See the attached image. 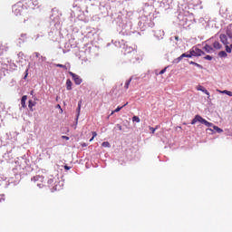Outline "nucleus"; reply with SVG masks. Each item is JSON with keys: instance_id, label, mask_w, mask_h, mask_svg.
I'll use <instances>...</instances> for the list:
<instances>
[{"instance_id": "1", "label": "nucleus", "mask_w": 232, "mask_h": 232, "mask_svg": "<svg viewBox=\"0 0 232 232\" xmlns=\"http://www.w3.org/2000/svg\"><path fill=\"white\" fill-rule=\"evenodd\" d=\"M138 25L140 26V30L144 32L146 28H153L155 26V23H153L151 19L149 20L147 16H142L139 21Z\"/></svg>"}, {"instance_id": "2", "label": "nucleus", "mask_w": 232, "mask_h": 232, "mask_svg": "<svg viewBox=\"0 0 232 232\" xmlns=\"http://www.w3.org/2000/svg\"><path fill=\"white\" fill-rule=\"evenodd\" d=\"M63 16V13L57 7H53L51 10V14L49 15V19L53 21L54 24H59L61 23V17Z\"/></svg>"}, {"instance_id": "3", "label": "nucleus", "mask_w": 232, "mask_h": 232, "mask_svg": "<svg viewBox=\"0 0 232 232\" xmlns=\"http://www.w3.org/2000/svg\"><path fill=\"white\" fill-rule=\"evenodd\" d=\"M188 52H190L191 57H202V55H206V52L202 51L200 48H198L197 45L189 49Z\"/></svg>"}, {"instance_id": "4", "label": "nucleus", "mask_w": 232, "mask_h": 232, "mask_svg": "<svg viewBox=\"0 0 232 232\" xmlns=\"http://www.w3.org/2000/svg\"><path fill=\"white\" fill-rule=\"evenodd\" d=\"M32 182H34L35 184V186H37V188H44V177L37 175L34 176L33 179H31Z\"/></svg>"}, {"instance_id": "5", "label": "nucleus", "mask_w": 232, "mask_h": 232, "mask_svg": "<svg viewBox=\"0 0 232 232\" xmlns=\"http://www.w3.org/2000/svg\"><path fill=\"white\" fill-rule=\"evenodd\" d=\"M191 53L189 51L186 52V53H183L179 57L174 59L172 61V64H179V63H180V61H182V59H191L192 56H191Z\"/></svg>"}, {"instance_id": "6", "label": "nucleus", "mask_w": 232, "mask_h": 232, "mask_svg": "<svg viewBox=\"0 0 232 232\" xmlns=\"http://www.w3.org/2000/svg\"><path fill=\"white\" fill-rule=\"evenodd\" d=\"M69 75L72 77V81H74V84H76V86H79L82 82V78L78 74L69 71Z\"/></svg>"}, {"instance_id": "7", "label": "nucleus", "mask_w": 232, "mask_h": 232, "mask_svg": "<svg viewBox=\"0 0 232 232\" xmlns=\"http://www.w3.org/2000/svg\"><path fill=\"white\" fill-rule=\"evenodd\" d=\"M82 3H84V0H75L72 5L74 10L76 9L77 12H82Z\"/></svg>"}, {"instance_id": "8", "label": "nucleus", "mask_w": 232, "mask_h": 232, "mask_svg": "<svg viewBox=\"0 0 232 232\" xmlns=\"http://www.w3.org/2000/svg\"><path fill=\"white\" fill-rule=\"evenodd\" d=\"M28 34H22L18 39V44L17 46H21L22 44H24V43H26L27 39H28Z\"/></svg>"}, {"instance_id": "9", "label": "nucleus", "mask_w": 232, "mask_h": 232, "mask_svg": "<svg viewBox=\"0 0 232 232\" xmlns=\"http://www.w3.org/2000/svg\"><path fill=\"white\" fill-rule=\"evenodd\" d=\"M197 122H202L206 125L209 124V122H208V121L203 120L202 117H195L192 121L191 124H197Z\"/></svg>"}, {"instance_id": "10", "label": "nucleus", "mask_w": 232, "mask_h": 232, "mask_svg": "<svg viewBox=\"0 0 232 232\" xmlns=\"http://www.w3.org/2000/svg\"><path fill=\"white\" fill-rule=\"evenodd\" d=\"M13 13L14 14V15H21L23 14V7L14 5L13 6Z\"/></svg>"}, {"instance_id": "11", "label": "nucleus", "mask_w": 232, "mask_h": 232, "mask_svg": "<svg viewBox=\"0 0 232 232\" xmlns=\"http://www.w3.org/2000/svg\"><path fill=\"white\" fill-rule=\"evenodd\" d=\"M203 50L207 53H213V52H215V48L208 44H205V46L203 47Z\"/></svg>"}, {"instance_id": "12", "label": "nucleus", "mask_w": 232, "mask_h": 232, "mask_svg": "<svg viewBox=\"0 0 232 232\" xmlns=\"http://www.w3.org/2000/svg\"><path fill=\"white\" fill-rule=\"evenodd\" d=\"M120 34H121V35H131V32L126 30V25H124V24H121Z\"/></svg>"}, {"instance_id": "13", "label": "nucleus", "mask_w": 232, "mask_h": 232, "mask_svg": "<svg viewBox=\"0 0 232 232\" xmlns=\"http://www.w3.org/2000/svg\"><path fill=\"white\" fill-rule=\"evenodd\" d=\"M219 39L222 43V44H225V45H227L229 44V42H227V35L224 34H221L219 35Z\"/></svg>"}, {"instance_id": "14", "label": "nucleus", "mask_w": 232, "mask_h": 232, "mask_svg": "<svg viewBox=\"0 0 232 232\" xmlns=\"http://www.w3.org/2000/svg\"><path fill=\"white\" fill-rule=\"evenodd\" d=\"M196 90H198V92H202L203 93H205L206 95L208 96L209 98V92L207 91L206 87L202 86V85H198Z\"/></svg>"}, {"instance_id": "15", "label": "nucleus", "mask_w": 232, "mask_h": 232, "mask_svg": "<svg viewBox=\"0 0 232 232\" xmlns=\"http://www.w3.org/2000/svg\"><path fill=\"white\" fill-rule=\"evenodd\" d=\"M128 105V103H125L124 105L122 106H118L114 111H111L110 115H108V117H111V115H113V113H119L120 111H121L124 106Z\"/></svg>"}, {"instance_id": "16", "label": "nucleus", "mask_w": 232, "mask_h": 232, "mask_svg": "<svg viewBox=\"0 0 232 232\" xmlns=\"http://www.w3.org/2000/svg\"><path fill=\"white\" fill-rule=\"evenodd\" d=\"M26 101H28L27 95H23L21 98V106L22 108H26Z\"/></svg>"}, {"instance_id": "17", "label": "nucleus", "mask_w": 232, "mask_h": 232, "mask_svg": "<svg viewBox=\"0 0 232 232\" xmlns=\"http://www.w3.org/2000/svg\"><path fill=\"white\" fill-rule=\"evenodd\" d=\"M111 44H113V46H115L116 48H121V42H117V41L111 40V43L107 44V47L108 46H111Z\"/></svg>"}, {"instance_id": "18", "label": "nucleus", "mask_w": 232, "mask_h": 232, "mask_svg": "<svg viewBox=\"0 0 232 232\" xmlns=\"http://www.w3.org/2000/svg\"><path fill=\"white\" fill-rule=\"evenodd\" d=\"M65 86H66V90H67L68 92H71L72 86H73V82H72V80L67 79V80H66Z\"/></svg>"}, {"instance_id": "19", "label": "nucleus", "mask_w": 232, "mask_h": 232, "mask_svg": "<svg viewBox=\"0 0 232 232\" xmlns=\"http://www.w3.org/2000/svg\"><path fill=\"white\" fill-rule=\"evenodd\" d=\"M226 34H227V37H229V39H232V24H229L227 27Z\"/></svg>"}, {"instance_id": "20", "label": "nucleus", "mask_w": 232, "mask_h": 232, "mask_svg": "<svg viewBox=\"0 0 232 232\" xmlns=\"http://www.w3.org/2000/svg\"><path fill=\"white\" fill-rule=\"evenodd\" d=\"M37 104V102H33L32 100L28 101V108L30 111H34V106Z\"/></svg>"}, {"instance_id": "21", "label": "nucleus", "mask_w": 232, "mask_h": 232, "mask_svg": "<svg viewBox=\"0 0 232 232\" xmlns=\"http://www.w3.org/2000/svg\"><path fill=\"white\" fill-rule=\"evenodd\" d=\"M82 100H80L78 102V106L76 108V117H80V115H81V106H82Z\"/></svg>"}, {"instance_id": "22", "label": "nucleus", "mask_w": 232, "mask_h": 232, "mask_svg": "<svg viewBox=\"0 0 232 232\" xmlns=\"http://www.w3.org/2000/svg\"><path fill=\"white\" fill-rule=\"evenodd\" d=\"M213 48H214V50H222V45H221L220 42L215 41L213 43Z\"/></svg>"}, {"instance_id": "23", "label": "nucleus", "mask_w": 232, "mask_h": 232, "mask_svg": "<svg viewBox=\"0 0 232 232\" xmlns=\"http://www.w3.org/2000/svg\"><path fill=\"white\" fill-rule=\"evenodd\" d=\"M119 92L117 91V85H114L112 89L110 91L109 95L113 97V95H117Z\"/></svg>"}, {"instance_id": "24", "label": "nucleus", "mask_w": 232, "mask_h": 232, "mask_svg": "<svg viewBox=\"0 0 232 232\" xmlns=\"http://www.w3.org/2000/svg\"><path fill=\"white\" fill-rule=\"evenodd\" d=\"M189 64H192V66H196L197 68H199V70H204V66L200 65L197 62L190 61L188 62Z\"/></svg>"}, {"instance_id": "25", "label": "nucleus", "mask_w": 232, "mask_h": 232, "mask_svg": "<svg viewBox=\"0 0 232 232\" xmlns=\"http://www.w3.org/2000/svg\"><path fill=\"white\" fill-rule=\"evenodd\" d=\"M218 57H220L221 59H226V57H227V53L226 51H220L218 53Z\"/></svg>"}, {"instance_id": "26", "label": "nucleus", "mask_w": 232, "mask_h": 232, "mask_svg": "<svg viewBox=\"0 0 232 232\" xmlns=\"http://www.w3.org/2000/svg\"><path fill=\"white\" fill-rule=\"evenodd\" d=\"M92 46H93L92 44H85L83 48L85 50V52H92Z\"/></svg>"}, {"instance_id": "27", "label": "nucleus", "mask_w": 232, "mask_h": 232, "mask_svg": "<svg viewBox=\"0 0 232 232\" xmlns=\"http://www.w3.org/2000/svg\"><path fill=\"white\" fill-rule=\"evenodd\" d=\"M180 24H182L183 26H186V24H188V15H185L182 17L181 21L179 22Z\"/></svg>"}, {"instance_id": "28", "label": "nucleus", "mask_w": 232, "mask_h": 232, "mask_svg": "<svg viewBox=\"0 0 232 232\" xmlns=\"http://www.w3.org/2000/svg\"><path fill=\"white\" fill-rule=\"evenodd\" d=\"M131 81H133V76H131L129 80L126 81L125 82V90H128V88H130V84L131 83Z\"/></svg>"}, {"instance_id": "29", "label": "nucleus", "mask_w": 232, "mask_h": 232, "mask_svg": "<svg viewBox=\"0 0 232 232\" xmlns=\"http://www.w3.org/2000/svg\"><path fill=\"white\" fill-rule=\"evenodd\" d=\"M9 72H14V70H17V65L15 63H10L9 64Z\"/></svg>"}, {"instance_id": "30", "label": "nucleus", "mask_w": 232, "mask_h": 232, "mask_svg": "<svg viewBox=\"0 0 232 232\" xmlns=\"http://www.w3.org/2000/svg\"><path fill=\"white\" fill-rule=\"evenodd\" d=\"M169 68V66H166L165 68H163L161 71H160L159 73H156V75H164V73H166V71Z\"/></svg>"}, {"instance_id": "31", "label": "nucleus", "mask_w": 232, "mask_h": 232, "mask_svg": "<svg viewBox=\"0 0 232 232\" xmlns=\"http://www.w3.org/2000/svg\"><path fill=\"white\" fill-rule=\"evenodd\" d=\"M54 66H56V68H63V70H68V67H66V65L61 63H56L54 64Z\"/></svg>"}, {"instance_id": "32", "label": "nucleus", "mask_w": 232, "mask_h": 232, "mask_svg": "<svg viewBox=\"0 0 232 232\" xmlns=\"http://www.w3.org/2000/svg\"><path fill=\"white\" fill-rule=\"evenodd\" d=\"M221 93H224L225 95H228V97H232V92L231 91L224 90V91L221 92Z\"/></svg>"}, {"instance_id": "33", "label": "nucleus", "mask_w": 232, "mask_h": 232, "mask_svg": "<svg viewBox=\"0 0 232 232\" xmlns=\"http://www.w3.org/2000/svg\"><path fill=\"white\" fill-rule=\"evenodd\" d=\"M225 52L227 53H231V47H230V45L229 44H227V45H225Z\"/></svg>"}, {"instance_id": "34", "label": "nucleus", "mask_w": 232, "mask_h": 232, "mask_svg": "<svg viewBox=\"0 0 232 232\" xmlns=\"http://www.w3.org/2000/svg\"><path fill=\"white\" fill-rule=\"evenodd\" d=\"M203 59H205V61H213V56L207 54L203 57Z\"/></svg>"}, {"instance_id": "35", "label": "nucleus", "mask_w": 232, "mask_h": 232, "mask_svg": "<svg viewBox=\"0 0 232 232\" xmlns=\"http://www.w3.org/2000/svg\"><path fill=\"white\" fill-rule=\"evenodd\" d=\"M102 146L103 148H110V142L104 141V142L102 143Z\"/></svg>"}, {"instance_id": "36", "label": "nucleus", "mask_w": 232, "mask_h": 232, "mask_svg": "<svg viewBox=\"0 0 232 232\" xmlns=\"http://www.w3.org/2000/svg\"><path fill=\"white\" fill-rule=\"evenodd\" d=\"M169 41H176V43H178L179 41V36L175 35L169 38Z\"/></svg>"}, {"instance_id": "37", "label": "nucleus", "mask_w": 232, "mask_h": 232, "mask_svg": "<svg viewBox=\"0 0 232 232\" xmlns=\"http://www.w3.org/2000/svg\"><path fill=\"white\" fill-rule=\"evenodd\" d=\"M23 79L24 81H26V79H28V69H25L24 75Z\"/></svg>"}, {"instance_id": "38", "label": "nucleus", "mask_w": 232, "mask_h": 232, "mask_svg": "<svg viewBox=\"0 0 232 232\" xmlns=\"http://www.w3.org/2000/svg\"><path fill=\"white\" fill-rule=\"evenodd\" d=\"M132 122H140V118H139V117H133V118H132Z\"/></svg>"}, {"instance_id": "39", "label": "nucleus", "mask_w": 232, "mask_h": 232, "mask_svg": "<svg viewBox=\"0 0 232 232\" xmlns=\"http://www.w3.org/2000/svg\"><path fill=\"white\" fill-rule=\"evenodd\" d=\"M92 139L90 140V142H92V140H93L95 139V137H97V132L96 131H92Z\"/></svg>"}, {"instance_id": "40", "label": "nucleus", "mask_w": 232, "mask_h": 232, "mask_svg": "<svg viewBox=\"0 0 232 232\" xmlns=\"http://www.w3.org/2000/svg\"><path fill=\"white\" fill-rule=\"evenodd\" d=\"M184 16H185V14H179L178 15L179 21L181 22V21H182V18H183Z\"/></svg>"}, {"instance_id": "41", "label": "nucleus", "mask_w": 232, "mask_h": 232, "mask_svg": "<svg viewBox=\"0 0 232 232\" xmlns=\"http://www.w3.org/2000/svg\"><path fill=\"white\" fill-rule=\"evenodd\" d=\"M39 61H41L42 63H44L46 61V57L44 56H40L39 57Z\"/></svg>"}, {"instance_id": "42", "label": "nucleus", "mask_w": 232, "mask_h": 232, "mask_svg": "<svg viewBox=\"0 0 232 232\" xmlns=\"http://www.w3.org/2000/svg\"><path fill=\"white\" fill-rule=\"evenodd\" d=\"M5 202V195H0V203Z\"/></svg>"}, {"instance_id": "43", "label": "nucleus", "mask_w": 232, "mask_h": 232, "mask_svg": "<svg viewBox=\"0 0 232 232\" xmlns=\"http://www.w3.org/2000/svg\"><path fill=\"white\" fill-rule=\"evenodd\" d=\"M34 55H35V57H37V58H39V59H40V57H41V53H37V52L34 53Z\"/></svg>"}, {"instance_id": "44", "label": "nucleus", "mask_w": 232, "mask_h": 232, "mask_svg": "<svg viewBox=\"0 0 232 232\" xmlns=\"http://www.w3.org/2000/svg\"><path fill=\"white\" fill-rule=\"evenodd\" d=\"M150 130L151 133H155V130H157V129H155L153 127H150Z\"/></svg>"}, {"instance_id": "45", "label": "nucleus", "mask_w": 232, "mask_h": 232, "mask_svg": "<svg viewBox=\"0 0 232 232\" xmlns=\"http://www.w3.org/2000/svg\"><path fill=\"white\" fill-rule=\"evenodd\" d=\"M62 139H64L65 140H70V137L68 136H63Z\"/></svg>"}, {"instance_id": "46", "label": "nucleus", "mask_w": 232, "mask_h": 232, "mask_svg": "<svg viewBox=\"0 0 232 232\" xmlns=\"http://www.w3.org/2000/svg\"><path fill=\"white\" fill-rule=\"evenodd\" d=\"M32 5H33V6H37V5H39V4L37 3V1H34V2H32Z\"/></svg>"}, {"instance_id": "47", "label": "nucleus", "mask_w": 232, "mask_h": 232, "mask_svg": "<svg viewBox=\"0 0 232 232\" xmlns=\"http://www.w3.org/2000/svg\"><path fill=\"white\" fill-rule=\"evenodd\" d=\"M33 99H34V102H35V101H39V99H37V97H35V96H33Z\"/></svg>"}, {"instance_id": "48", "label": "nucleus", "mask_w": 232, "mask_h": 232, "mask_svg": "<svg viewBox=\"0 0 232 232\" xmlns=\"http://www.w3.org/2000/svg\"><path fill=\"white\" fill-rule=\"evenodd\" d=\"M31 64H32V63H29L28 66L26 67V70H28V71L30 70V68H31Z\"/></svg>"}, {"instance_id": "49", "label": "nucleus", "mask_w": 232, "mask_h": 232, "mask_svg": "<svg viewBox=\"0 0 232 232\" xmlns=\"http://www.w3.org/2000/svg\"><path fill=\"white\" fill-rule=\"evenodd\" d=\"M82 148H86V146H88V144H86V143H82Z\"/></svg>"}, {"instance_id": "50", "label": "nucleus", "mask_w": 232, "mask_h": 232, "mask_svg": "<svg viewBox=\"0 0 232 232\" xmlns=\"http://www.w3.org/2000/svg\"><path fill=\"white\" fill-rule=\"evenodd\" d=\"M34 91L32 90V91L30 92V95H33V97H34Z\"/></svg>"}, {"instance_id": "51", "label": "nucleus", "mask_w": 232, "mask_h": 232, "mask_svg": "<svg viewBox=\"0 0 232 232\" xmlns=\"http://www.w3.org/2000/svg\"><path fill=\"white\" fill-rule=\"evenodd\" d=\"M171 43H173L174 44H177L176 40H170Z\"/></svg>"}, {"instance_id": "52", "label": "nucleus", "mask_w": 232, "mask_h": 232, "mask_svg": "<svg viewBox=\"0 0 232 232\" xmlns=\"http://www.w3.org/2000/svg\"><path fill=\"white\" fill-rule=\"evenodd\" d=\"M64 169H70V167L64 166Z\"/></svg>"}, {"instance_id": "53", "label": "nucleus", "mask_w": 232, "mask_h": 232, "mask_svg": "<svg viewBox=\"0 0 232 232\" xmlns=\"http://www.w3.org/2000/svg\"><path fill=\"white\" fill-rule=\"evenodd\" d=\"M229 46H230V50L232 51V44Z\"/></svg>"}, {"instance_id": "54", "label": "nucleus", "mask_w": 232, "mask_h": 232, "mask_svg": "<svg viewBox=\"0 0 232 232\" xmlns=\"http://www.w3.org/2000/svg\"><path fill=\"white\" fill-rule=\"evenodd\" d=\"M195 117H200V115L197 114V115H195Z\"/></svg>"}, {"instance_id": "55", "label": "nucleus", "mask_w": 232, "mask_h": 232, "mask_svg": "<svg viewBox=\"0 0 232 232\" xmlns=\"http://www.w3.org/2000/svg\"><path fill=\"white\" fill-rule=\"evenodd\" d=\"M57 107H58V108H61V105H60V104H58V105H57Z\"/></svg>"}, {"instance_id": "56", "label": "nucleus", "mask_w": 232, "mask_h": 232, "mask_svg": "<svg viewBox=\"0 0 232 232\" xmlns=\"http://www.w3.org/2000/svg\"><path fill=\"white\" fill-rule=\"evenodd\" d=\"M22 53H19L18 55H21Z\"/></svg>"}, {"instance_id": "57", "label": "nucleus", "mask_w": 232, "mask_h": 232, "mask_svg": "<svg viewBox=\"0 0 232 232\" xmlns=\"http://www.w3.org/2000/svg\"><path fill=\"white\" fill-rule=\"evenodd\" d=\"M79 120V118H76V121H78Z\"/></svg>"}]
</instances>
